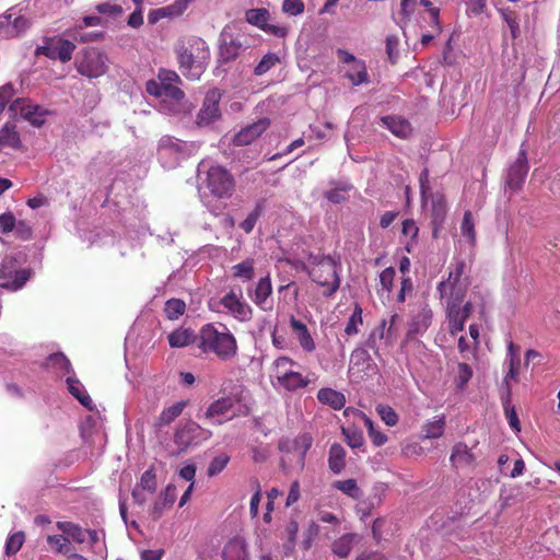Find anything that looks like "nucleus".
Instances as JSON below:
<instances>
[{"label": "nucleus", "instance_id": "obj_48", "mask_svg": "<svg viewBox=\"0 0 560 560\" xmlns=\"http://www.w3.org/2000/svg\"><path fill=\"white\" fill-rule=\"evenodd\" d=\"M279 62L280 58L277 54L268 52L261 58L259 63L255 67L254 73L258 77L264 75Z\"/></svg>", "mask_w": 560, "mask_h": 560}, {"label": "nucleus", "instance_id": "obj_49", "mask_svg": "<svg viewBox=\"0 0 560 560\" xmlns=\"http://www.w3.org/2000/svg\"><path fill=\"white\" fill-rule=\"evenodd\" d=\"M186 304L183 300L171 299L165 303L164 312L170 319H177L185 313Z\"/></svg>", "mask_w": 560, "mask_h": 560}, {"label": "nucleus", "instance_id": "obj_3", "mask_svg": "<svg viewBox=\"0 0 560 560\" xmlns=\"http://www.w3.org/2000/svg\"><path fill=\"white\" fill-rule=\"evenodd\" d=\"M197 346L205 354H214L221 361H230L237 353V341L225 325L206 324L199 330Z\"/></svg>", "mask_w": 560, "mask_h": 560}, {"label": "nucleus", "instance_id": "obj_20", "mask_svg": "<svg viewBox=\"0 0 560 560\" xmlns=\"http://www.w3.org/2000/svg\"><path fill=\"white\" fill-rule=\"evenodd\" d=\"M221 304L237 320L248 322L252 318V307L243 301L242 292L236 294L233 290L221 299Z\"/></svg>", "mask_w": 560, "mask_h": 560}, {"label": "nucleus", "instance_id": "obj_63", "mask_svg": "<svg viewBox=\"0 0 560 560\" xmlns=\"http://www.w3.org/2000/svg\"><path fill=\"white\" fill-rule=\"evenodd\" d=\"M16 224V219L11 212L0 214V231L3 234L13 232Z\"/></svg>", "mask_w": 560, "mask_h": 560}, {"label": "nucleus", "instance_id": "obj_60", "mask_svg": "<svg viewBox=\"0 0 560 560\" xmlns=\"http://www.w3.org/2000/svg\"><path fill=\"white\" fill-rule=\"evenodd\" d=\"M194 0H175L172 4L166 5L170 18L182 15Z\"/></svg>", "mask_w": 560, "mask_h": 560}, {"label": "nucleus", "instance_id": "obj_47", "mask_svg": "<svg viewBox=\"0 0 560 560\" xmlns=\"http://www.w3.org/2000/svg\"><path fill=\"white\" fill-rule=\"evenodd\" d=\"M233 276L243 280H252L255 276L254 260L246 259L232 267Z\"/></svg>", "mask_w": 560, "mask_h": 560}, {"label": "nucleus", "instance_id": "obj_40", "mask_svg": "<svg viewBox=\"0 0 560 560\" xmlns=\"http://www.w3.org/2000/svg\"><path fill=\"white\" fill-rule=\"evenodd\" d=\"M517 351L518 347L511 341L508 346L506 363L509 364V371L504 377L506 383L509 380H514L517 377L518 366L521 363Z\"/></svg>", "mask_w": 560, "mask_h": 560}, {"label": "nucleus", "instance_id": "obj_1", "mask_svg": "<svg viewBox=\"0 0 560 560\" xmlns=\"http://www.w3.org/2000/svg\"><path fill=\"white\" fill-rule=\"evenodd\" d=\"M180 77L173 70L161 68L156 79L145 83V92L156 100V109L171 116L190 114L194 106L186 98L184 91L179 88Z\"/></svg>", "mask_w": 560, "mask_h": 560}, {"label": "nucleus", "instance_id": "obj_32", "mask_svg": "<svg viewBox=\"0 0 560 560\" xmlns=\"http://www.w3.org/2000/svg\"><path fill=\"white\" fill-rule=\"evenodd\" d=\"M187 406V401L180 400L170 407L164 408L156 419L155 425L159 428L171 424L177 417H179Z\"/></svg>", "mask_w": 560, "mask_h": 560}, {"label": "nucleus", "instance_id": "obj_31", "mask_svg": "<svg viewBox=\"0 0 560 560\" xmlns=\"http://www.w3.org/2000/svg\"><path fill=\"white\" fill-rule=\"evenodd\" d=\"M346 466V450L339 443L331 444L328 453V467L334 474H340Z\"/></svg>", "mask_w": 560, "mask_h": 560}, {"label": "nucleus", "instance_id": "obj_62", "mask_svg": "<svg viewBox=\"0 0 560 560\" xmlns=\"http://www.w3.org/2000/svg\"><path fill=\"white\" fill-rule=\"evenodd\" d=\"M15 236L22 241H27L32 237L33 230L28 222L21 220L16 221L15 228L13 230Z\"/></svg>", "mask_w": 560, "mask_h": 560}, {"label": "nucleus", "instance_id": "obj_4", "mask_svg": "<svg viewBox=\"0 0 560 560\" xmlns=\"http://www.w3.org/2000/svg\"><path fill=\"white\" fill-rule=\"evenodd\" d=\"M471 259L454 257L448 266L447 279L438 284L440 299L447 302H464L471 284Z\"/></svg>", "mask_w": 560, "mask_h": 560}, {"label": "nucleus", "instance_id": "obj_51", "mask_svg": "<svg viewBox=\"0 0 560 560\" xmlns=\"http://www.w3.org/2000/svg\"><path fill=\"white\" fill-rule=\"evenodd\" d=\"M362 308L357 304L346 325L345 332L348 336L357 335L359 332V326L362 325Z\"/></svg>", "mask_w": 560, "mask_h": 560}, {"label": "nucleus", "instance_id": "obj_53", "mask_svg": "<svg viewBox=\"0 0 560 560\" xmlns=\"http://www.w3.org/2000/svg\"><path fill=\"white\" fill-rule=\"evenodd\" d=\"M460 232L463 236L467 237L469 242L474 245L476 241V233H475V224L472 221V214L471 211L467 210L464 213V218L460 225Z\"/></svg>", "mask_w": 560, "mask_h": 560}, {"label": "nucleus", "instance_id": "obj_37", "mask_svg": "<svg viewBox=\"0 0 560 560\" xmlns=\"http://www.w3.org/2000/svg\"><path fill=\"white\" fill-rule=\"evenodd\" d=\"M313 444V436L310 433H301L293 440L292 451L299 454V463L302 467L305 465L306 453Z\"/></svg>", "mask_w": 560, "mask_h": 560}, {"label": "nucleus", "instance_id": "obj_59", "mask_svg": "<svg viewBox=\"0 0 560 560\" xmlns=\"http://www.w3.org/2000/svg\"><path fill=\"white\" fill-rule=\"evenodd\" d=\"M304 2L302 0H283L282 11L289 15L296 16L304 12Z\"/></svg>", "mask_w": 560, "mask_h": 560}, {"label": "nucleus", "instance_id": "obj_33", "mask_svg": "<svg viewBox=\"0 0 560 560\" xmlns=\"http://www.w3.org/2000/svg\"><path fill=\"white\" fill-rule=\"evenodd\" d=\"M329 184L331 188L324 192V197L332 203L343 201L346 199V192L352 188L351 184L347 180H331Z\"/></svg>", "mask_w": 560, "mask_h": 560}, {"label": "nucleus", "instance_id": "obj_39", "mask_svg": "<svg viewBox=\"0 0 560 560\" xmlns=\"http://www.w3.org/2000/svg\"><path fill=\"white\" fill-rule=\"evenodd\" d=\"M57 528L66 534L68 538L73 539L78 544H82L85 541V532L80 525L74 524L72 522L61 521L57 522Z\"/></svg>", "mask_w": 560, "mask_h": 560}, {"label": "nucleus", "instance_id": "obj_61", "mask_svg": "<svg viewBox=\"0 0 560 560\" xmlns=\"http://www.w3.org/2000/svg\"><path fill=\"white\" fill-rule=\"evenodd\" d=\"M15 90L12 83L0 86V114L5 109L7 104L13 98Z\"/></svg>", "mask_w": 560, "mask_h": 560}, {"label": "nucleus", "instance_id": "obj_46", "mask_svg": "<svg viewBox=\"0 0 560 560\" xmlns=\"http://www.w3.org/2000/svg\"><path fill=\"white\" fill-rule=\"evenodd\" d=\"M47 542L58 553L67 556L72 550L70 539L63 535H50L47 537Z\"/></svg>", "mask_w": 560, "mask_h": 560}, {"label": "nucleus", "instance_id": "obj_56", "mask_svg": "<svg viewBox=\"0 0 560 560\" xmlns=\"http://www.w3.org/2000/svg\"><path fill=\"white\" fill-rule=\"evenodd\" d=\"M471 376L472 370L467 363L460 362L457 364V376L455 381L458 388L463 389Z\"/></svg>", "mask_w": 560, "mask_h": 560}, {"label": "nucleus", "instance_id": "obj_29", "mask_svg": "<svg viewBox=\"0 0 560 560\" xmlns=\"http://www.w3.org/2000/svg\"><path fill=\"white\" fill-rule=\"evenodd\" d=\"M383 126L398 138H407L411 136V126L409 121L402 117L389 116L382 118Z\"/></svg>", "mask_w": 560, "mask_h": 560}, {"label": "nucleus", "instance_id": "obj_38", "mask_svg": "<svg viewBox=\"0 0 560 560\" xmlns=\"http://www.w3.org/2000/svg\"><path fill=\"white\" fill-rule=\"evenodd\" d=\"M346 78L349 79L353 85L366 83L369 81V74L364 61L359 60L352 66H349L346 71Z\"/></svg>", "mask_w": 560, "mask_h": 560}, {"label": "nucleus", "instance_id": "obj_44", "mask_svg": "<svg viewBox=\"0 0 560 560\" xmlns=\"http://www.w3.org/2000/svg\"><path fill=\"white\" fill-rule=\"evenodd\" d=\"M332 487L352 499H360L362 497V491L358 487L355 479L337 480L332 483Z\"/></svg>", "mask_w": 560, "mask_h": 560}, {"label": "nucleus", "instance_id": "obj_23", "mask_svg": "<svg viewBox=\"0 0 560 560\" xmlns=\"http://www.w3.org/2000/svg\"><path fill=\"white\" fill-rule=\"evenodd\" d=\"M272 292L271 280L270 278L264 277L261 278L254 290V293L250 294L254 303L259 306L262 311H270L272 308V302L270 301V295Z\"/></svg>", "mask_w": 560, "mask_h": 560}, {"label": "nucleus", "instance_id": "obj_17", "mask_svg": "<svg viewBox=\"0 0 560 560\" xmlns=\"http://www.w3.org/2000/svg\"><path fill=\"white\" fill-rule=\"evenodd\" d=\"M528 172L527 155L524 144L522 145L516 161L510 166L506 175L505 186L512 191H517L524 184Z\"/></svg>", "mask_w": 560, "mask_h": 560}, {"label": "nucleus", "instance_id": "obj_8", "mask_svg": "<svg viewBox=\"0 0 560 560\" xmlns=\"http://www.w3.org/2000/svg\"><path fill=\"white\" fill-rule=\"evenodd\" d=\"M296 366L299 364L288 357H280L273 362V376L279 385L287 390L293 392L304 388L310 383L307 377L295 370Z\"/></svg>", "mask_w": 560, "mask_h": 560}, {"label": "nucleus", "instance_id": "obj_15", "mask_svg": "<svg viewBox=\"0 0 560 560\" xmlns=\"http://www.w3.org/2000/svg\"><path fill=\"white\" fill-rule=\"evenodd\" d=\"M31 26V21L18 15L12 8L0 15V39L13 38L25 33Z\"/></svg>", "mask_w": 560, "mask_h": 560}, {"label": "nucleus", "instance_id": "obj_19", "mask_svg": "<svg viewBox=\"0 0 560 560\" xmlns=\"http://www.w3.org/2000/svg\"><path fill=\"white\" fill-rule=\"evenodd\" d=\"M30 279V271L21 269L18 271L12 270V260L4 261L0 267V280H5L0 283V288L9 291L20 290Z\"/></svg>", "mask_w": 560, "mask_h": 560}, {"label": "nucleus", "instance_id": "obj_10", "mask_svg": "<svg viewBox=\"0 0 560 560\" xmlns=\"http://www.w3.org/2000/svg\"><path fill=\"white\" fill-rule=\"evenodd\" d=\"M196 149V142H161L158 155L163 167L174 168L182 160L191 155Z\"/></svg>", "mask_w": 560, "mask_h": 560}, {"label": "nucleus", "instance_id": "obj_26", "mask_svg": "<svg viewBox=\"0 0 560 560\" xmlns=\"http://www.w3.org/2000/svg\"><path fill=\"white\" fill-rule=\"evenodd\" d=\"M290 327L295 335L300 346L306 352H313L316 348L315 341L312 338L306 325L294 316L290 318Z\"/></svg>", "mask_w": 560, "mask_h": 560}, {"label": "nucleus", "instance_id": "obj_35", "mask_svg": "<svg viewBox=\"0 0 560 560\" xmlns=\"http://www.w3.org/2000/svg\"><path fill=\"white\" fill-rule=\"evenodd\" d=\"M317 399L322 404L328 405L336 410L341 409L346 404L345 395L331 388L319 389L317 393Z\"/></svg>", "mask_w": 560, "mask_h": 560}, {"label": "nucleus", "instance_id": "obj_27", "mask_svg": "<svg viewBox=\"0 0 560 560\" xmlns=\"http://www.w3.org/2000/svg\"><path fill=\"white\" fill-rule=\"evenodd\" d=\"M450 460L455 468H467L474 465L475 455L465 443H456L451 453Z\"/></svg>", "mask_w": 560, "mask_h": 560}, {"label": "nucleus", "instance_id": "obj_30", "mask_svg": "<svg viewBox=\"0 0 560 560\" xmlns=\"http://www.w3.org/2000/svg\"><path fill=\"white\" fill-rule=\"evenodd\" d=\"M269 125V119L261 118L242 128L234 140H256L267 130Z\"/></svg>", "mask_w": 560, "mask_h": 560}, {"label": "nucleus", "instance_id": "obj_2", "mask_svg": "<svg viewBox=\"0 0 560 560\" xmlns=\"http://www.w3.org/2000/svg\"><path fill=\"white\" fill-rule=\"evenodd\" d=\"M174 51L182 73L190 80L199 79L210 58L207 43L197 36L183 37L175 43Z\"/></svg>", "mask_w": 560, "mask_h": 560}, {"label": "nucleus", "instance_id": "obj_25", "mask_svg": "<svg viewBox=\"0 0 560 560\" xmlns=\"http://www.w3.org/2000/svg\"><path fill=\"white\" fill-rule=\"evenodd\" d=\"M222 560H249L246 542L235 537L229 540L221 552Z\"/></svg>", "mask_w": 560, "mask_h": 560}, {"label": "nucleus", "instance_id": "obj_57", "mask_svg": "<svg viewBox=\"0 0 560 560\" xmlns=\"http://www.w3.org/2000/svg\"><path fill=\"white\" fill-rule=\"evenodd\" d=\"M419 184H420V195H421V202L423 206H428L429 202V195L433 194L431 191L430 182H429V171L428 168H424L419 176Z\"/></svg>", "mask_w": 560, "mask_h": 560}, {"label": "nucleus", "instance_id": "obj_36", "mask_svg": "<svg viewBox=\"0 0 560 560\" xmlns=\"http://www.w3.org/2000/svg\"><path fill=\"white\" fill-rule=\"evenodd\" d=\"M432 313L430 310H422L409 323L408 336L422 334L431 324Z\"/></svg>", "mask_w": 560, "mask_h": 560}, {"label": "nucleus", "instance_id": "obj_7", "mask_svg": "<svg viewBox=\"0 0 560 560\" xmlns=\"http://www.w3.org/2000/svg\"><path fill=\"white\" fill-rule=\"evenodd\" d=\"M201 186L206 187L211 196L219 199L230 198L235 189L234 176L221 165H212L205 173Z\"/></svg>", "mask_w": 560, "mask_h": 560}, {"label": "nucleus", "instance_id": "obj_28", "mask_svg": "<svg viewBox=\"0 0 560 560\" xmlns=\"http://www.w3.org/2000/svg\"><path fill=\"white\" fill-rule=\"evenodd\" d=\"M361 536L358 534H345L332 542V552L339 558H346L350 555L354 545L359 544Z\"/></svg>", "mask_w": 560, "mask_h": 560}, {"label": "nucleus", "instance_id": "obj_9", "mask_svg": "<svg viewBox=\"0 0 560 560\" xmlns=\"http://www.w3.org/2000/svg\"><path fill=\"white\" fill-rule=\"evenodd\" d=\"M77 70L89 79L100 78L108 70V58L96 48L83 49L77 59Z\"/></svg>", "mask_w": 560, "mask_h": 560}, {"label": "nucleus", "instance_id": "obj_5", "mask_svg": "<svg viewBox=\"0 0 560 560\" xmlns=\"http://www.w3.org/2000/svg\"><path fill=\"white\" fill-rule=\"evenodd\" d=\"M249 411L247 392L242 385H235L229 395L210 404L205 412V418L213 424H222L224 420L219 419L220 417H225L229 420L234 417L247 416Z\"/></svg>", "mask_w": 560, "mask_h": 560}, {"label": "nucleus", "instance_id": "obj_16", "mask_svg": "<svg viewBox=\"0 0 560 560\" xmlns=\"http://www.w3.org/2000/svg\"><path fill=\"white\" fill-rule=\"evenodd\" d=\"M462 303L463 302L445 303L450 332L453 336L464 330L465 323L472 313V304L470 302H466L464 305H462Z\"/></svg>", "mask_w": 560, "mask_h": 560}, {"label": "nucleus", "instance_id": "obj_18", "mask_svg": "<svg viewBox=\"0 0 560 560\" xmlns=\"http://www.w3.org/2000/svg\"><path fill=\"white\" fill-rule=\"evenodd\" d=\"M422 207L430 212L433 236L436 237L438 232L444 223L447 214L445 197L441 192L430 194L428 206L425 207L422 205Z\"/></svg>", "mask_w": 560, "mask_h": 560}, {"label": "nucleus", "instance_id": "obj_52", "mask_svg": "<svg viewBox=\"0 0 560 560\" xmlns=\"http://www.w3.org/2000/svg\"><path fill=\"white\" fill-rule=\"evenodd\" d=\"M229 462L230 456L225 453L215 456L208 466L207 475L209 477H214L219 475L226 467Z\"/></svg>", "mask_w": 560, "mask_h": 560}, {"label": "nucleus", "instance_id": "obj_54", "mask_svg": "<svg viewBox=\"0 0 560 560\" xmlns=\"http://www.w3.org/2000/svg\"><path fill=\"white\" fill-rule=\"evenodd\" d=\"M25 536L23 532H16L9 536L5 541V553L7 556L15 555L23 546Z\"/></svg>", "mask_w": 560, "mask_h": 560}, {"label": "nucleus", "instance_id": "obj_42", "mask_svg": "<svg viewBox=\"0 0 560 560\" xmlns=\"http://www.w3.org/2000/svg\"><path fill=\"white\" fill-rule=\"evenodd\" d=\"M196 339L194 332L189 329H177L168 335V343L172 348H182L188 346Z\"/></svg>", "mask_w": 560, "mask_h": 560}, {"label": "nucleus", "instance_id": "obj_24", "mask_svg": "<svg viewBox=\"0 0 560 560\" xmlns=\"http://www.w3.org/2000/svg\"><path fill=\"white\" fill-rule=\"evenodd\" d=\"M177 490L174 485H168L164 491L160 494L159 499L154 502L151 516L153 520L160 518L163 513L171 509L176 500Z\"/></svg>", "mask_w": 560, "mask_h": 560}, {"label": "nucleus", "instance_id": "obj_11", "mask_svg": "<svg viewBox=\"0 0 560 560\" xmlns=\"http://www.w3.org/2000/svg\"><path fill=\"white\" fill-rule=\"evenodd\" d=\"M310 277L320 287L327 288L324 295H332L339 288L340 279L336 266L330 257L322 258L317 266L310 271Z\"/></svg>", "mask_w": 560, "mask_h": 560}, {"label": "nucleus", "instance_id": "obj_22", "mask_svg": "<svg viewBox=\"0 0 560 560\" xmlns=\"http://www.w3.org/2000/svg\"><path fill=\"white\" fill-rule=\"evenodd\" d=\"M75 45L63 38L52 40L48 46L44 47L45 55L51 59H59L62 62L71 60Z\"/></svg>", "mask_w": 560, "mask_h": 560}, {"label": "nucleus", "instance_id": "obj_64", "mask_svg": "<svg viewBox=\"0 0 560 560\" xmlns=\"http://www.w3.org/2000/svg\"><path fill=\"white\" fill-rule=\"evenodd\" d=\"M396 271L393 267L384 269L380 275V282L384 290L390 291L395 279Z\"/></svg>", "mask_w": 560, "mask_h": 560}, {"label": "nucleus", "instance_id": "obj_14", "mask_svg": "<svg viewBox=\"0 0 560 560\" xmlns=\"http://www.w3.org/2000/svg\"><path fill=\"white\" fill-rule=\"evenodd\" d=\"M221 96V92L218 89L207 92L202 106L197 114L196 125L198 127H208L220 118L219 103Z\"/></svg>", "mask_w": 560, "mask_h": 560}, {"label": "nucleus", "instance_id": "obj_41", "mask_svg": "<svg viewBox=\"0 0 560 560\" xmlns=\"http://www.w3.org/2000/svg\"><path fill=\"white\" fill-rule=\"evenodd\" d=\"M445 416H441L433 421H428L422 427L424 439H438L443 435L445 430Z\"/></svg>", "mask_w": 560, "mask_h": 560}, {"label": "nucleus", "instance_id": "obj_43", "mask_svg": "<svg viewBox=\"0 0 560 560\" xmlns=\"http://www.w3.org/2000/svg\"><path fill=\"white\" fill-rule=\"evenodd\" d=\"M46 365L62 374H68L72 371L70 361L61 352L50 354L47 358Z\"/></svg>", "mask_w": 560, "mask_h": 560}, {"label": "nucleus", "instance_id": "obj_6", "mask_svg": "<svg viewBox=\"0 0 560 560\" xmlns=\"http://www.w3.org/2000/svg\"><path fill=\"white\" fill-rule=\"evenodd\" d=\"M211 435V431L201 428L192 420L182 421L176 425L173 434L176 451L172 452V454L179 455L187 453L190 448L210 439Z\"/></svg>", "mask_w": 560, "mask_h": 560}, {"label": "nucleus", "instance_id": "obj_12", "mask_svg": "<svg viewBox=\"0 0 560 560\" xmlns=\"http://www.w3.org/2000/svg\"><path fill=\"white\" fill-rule=\"evenodd\" d=\"M9 113L11 117L20 116L35 127L44 125L49 115L44 107L24 98L14 100L9 106Z\"/></svg>", "mask_w": 560, "mask_h": 560}, {"label": "nucleus", "instance_id": "obj_50", "mask_svg": "<svg viewBox=\"0 0 560 560\" xmlns=\"http://www.w3.org/2000/svg\"><path fill=\"white\" fill-rule=\"evenodd\" d=\"M262 212H264V205H262V202H258L256 205V207L254 208V210L250 213H248L246 219L241 222L240 228L245 233H250L254 230L256 222L260 218Z\"/></svg>", "mask_w": 560, "mask_h": 560}, {"label": "nucleus", "instance_id": "obj_21", "mask_svg": "<svg viewBox=\"0 0 560 560\" xmlns=\"http://www.w3.org/2000/svg\"><path fill=\"white\" fill-rule=\"evenodd\" d=\"M249 48L248 38L245 36L224 37L220 45V57L224 62H229L238 57Z\"/></svg>", "mask_w": 560, "mask_h": 560}, {"label": "nucleus", "instance_id": "obj_34", "mask_svg": "<svg viewBox=\"0 0 560 560\" xmlns=\"http://www.w3.org/2000/svg\"><path fill=\"white\" fill-rule=\"evenodd\" d=\"M67 385L68 389L71 393L72 396H74L82 406H84L89 410L94 409V404L91 397L85 393L83 385L81 382L75 377H68L67 378Z\"/></svg>", "mask_w": 560, "mask_h": 560}, {"label": "nucleus", "instance_id": "obj_13", "mask_svg": "<svg viewBox=\"0 0 560 560\" xmlns=\"http://www.w3.org/2000/svg\"><path fill=\"white\" fill-rule=\"evenodd\" d=\"M377 371V365L366 349L357 348L352 351L349 366V373L352 377L357 381H361L364 376L375 375Z\"/></svg>", "mask_w": 560, "mask_h": 560}, {"label": "nucleus", "instance_id": "obj_55", "mask_svg": "<svg viewBox=\"0 0 560 560\" xmlns=\"http://www.w3.org/2000/svg\"><path fill=\"white\" fill-rule=\"evenodd\" d=\"M137 487L141 488L142 490H145L149 494L155 492L156 476L152 469H148L142 474L140 481L137 483Z\"/></svg>", "mask_w": 560, "mask_h": 560}, {"label": "nucleus", "instance_id": "obj_58", "mask_svg": "<svg viewBox=\"0 0 560 560\" xmlns=\"http://www.w3.org/2000/svg\"><path fill=\"white\" fill-rule=\"evenodd\" d=\"M347 444L351 448H360L364 444V438L361 432L354 429H342Z\"/></svg>", "mask_w": 560, "mask_h": 560}, {"label": "nucleus", "instance_id": "obj_45", "mask_svg": "<svg viewBox=\"0 0 560 560\" xmlns=\"http://www.w3.org/2000/svg\"><path fill=\"white\" fill-rule=\"evenodd\" d=\"M246 21L262 30V27L267 26V21L269 20V12L264 8L258 9H249L245 13Z\"/></svg>", "mask_w": 560, "mask_h": 560}]
</instances>
